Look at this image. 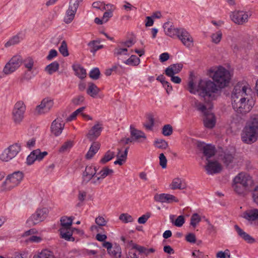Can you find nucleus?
I'll use <instances>...</instances> for the list:
<instances>
[{
    "label": "nucleus",
    "mask_w": 258,
    "mask_h": 258,
    "mask_svg": "<svg viewBox=\"0 0 258 258\" xmlns=\"http://www.w3.org/2000/svg\"><path fill=\"white\" fill-rule=\"evenodd\" d=\"M213 80H200L198 84H195L192 81L188 84V90L192 94L198 93L199 95L204 98L205 100L210 101L213 99V93L217 90V87L223 88L227 86L231 79L230 72L222 67H220L215 72Z\"/></svg>",
    "instance_id": "1"
},
{
    "label": "nucleus",
    "mask_w": 258,
    "mask_h": 258,
    "mask_svg": "<svg viewBox=\"0 0 258 258\" xmlns=\"http://www.w3.org/2000/svg\"><path fill=\"white\" fill-rule=\"evenodd\" d=\"M154 125V119L152 115H148L147 121L144 124L145 128L149 131H152Z\"/></svg>",
    "instance_id": "41"
},
{
    "label": "nucleus",
    "mask_w": 258,
    "mask_h": 258,
    "mask_svg": "<svg viewBox=\"0 0 258 258\" xmlns=\"http://www.w3.org/2000/svg\"><path fill=\"white\" fill-rule=\"evenodd\" d=\"M102 124L100 123H97L89 131L87 134V138L90 141H94L101 135L102 131Z\"/></svg>",
    "instance_id": "17"
},
{
    "label": "nucleus",
    "mask_w": 258,
    "mask_h": 258,
    "mask_svg": "<svg viewBox=\"0 0 258 258\" xmlns=\"http://www.w3.org/2000/svg\"><path fill=\"white\" fill-rule=\"evenodd\" d=\"M113 173V170L112 169H109L108 167H104L97 173V175H99L103 180L106 176L112 174Z\"/></svg>",
    "instance_id": "40"
},
{
    "label": "nucleus",
    "mask_w": 258,
    "mask_h": 258,
    "mask_svg": "<svg viewBox=\"0 0 258 258\" xmlns=\"http://www.w3.org/2000/svg\"><path fill=\"white\" fill-rule=\"evenodd\" d=\"M233 181L247 188L252 183V179L247 174L241 172L234 177Z\"/></svg>",
    "instance_id": "14"
},
{
    "label": "nucleus",
    "mask_w": 258,
    "mask_h": 258,
    "mask_svg": "<svg viewBox=\"0 0 258 258\" xmlns=\"http://www.w3.org/2000/svg\"><path fill=\"white\" fill-rule=\"evenodd\" d=\"M130 132L132 138H134V140H138L140 138L146 139V136L144 132L137 130L133 125L130 126Z\"/></svg>",
    "instance_id": "30"
},
{
    "label": "nucleus",
    "mask_w": 258,
    "mask_h": 258,
    "mask_svg": "<svg viewBox=\"0 0 258 258\" xmlns=\"http://www.w3.org/2000/svg\"><path fill=\"white\" fill-rule=\"evenodd\" d=\"M172 217H174V216H170V219L171 220V222L174 224V225L177 227H181L185 222L184 217L182 215H180L178 216L174 222L173 221V219L172 218Z\"/></svg>",
    "instance_id": "46"
},
{
    "label": "nucleus",
    "mask_w": 258,
    "mask_h": 258,
    "mask_svg": "<svg viewBox=\"0 0 258 258\" xmlns=\"http://www.w3.org/2000/svg\"><path fill=\"white\" fill-rule=\"evenodd\" d=\"M59 67L58 62L55 61L47 66L45 68V71L49 74L51 75L58 70Z\"/></svg>",
    "instance_id": "36"
},
{
    "label": "nucleus",
    "mask_w": 258,
    "mask_h": 258,
    "mask_svg": "<svg viewBox=\"0 0 258 258\" xmlns=\"http://www.w3.org/2000/svg\"><path fill=\"white\" fill-rule=\"evenodd\" d=\"M127 65L132 66H138L140 62V59L135 55H132L129 58L124 62Z\"/></svg>",
    "instance_id": "37"
},
{
    "label": "nucleus",
    "mask_w": 258,
    "mask_h": 258,
    "mask_svg": "<svg viewBox=\"0 0 258 258\" xmlns=\"http://www.w3.org/2000/svg\"><path fill=\"white\" fill-rule=\"evenodd\" d=\"M48 210L46 208L37 209L27 220V224L29 226H34L43 221L47 217Z\"/></svg>",
    "instance_id": "5"
},
{
    "label": "nucleus",
    "mask_w": 258,
    "mask_h": 258,
    "mask_svg": "<svg viewBox=\"0 0 258 258\" xmlns=\"http://www.w3.org/2000/svg\"><path fill=\"white\" fill-rule=\"evenodd\" d=\"M220 157L222 162L226 166H228L230 164L236 162V161L235 153H231L229 151L224 152L220 155Z\"/></svg>",
    "instance_id": "22"
},
{
    "label": "nucleus",
    "mask_w": 258,
    "mask_h": 258,
    "mask_svg": "<svg viewBox=\"0 0 258 258\" xmlns=\"http://www.w3.org/2000/svg\"><path fill=\"white\" fill-rule=\"evenodd\" d=\"M21 39V38L18 35H16L6 43L5 46L9 47L11 45L16 44L20 41Z\"/></svg>",
    "instance_id": "54"
},
{
    "label": "nucleus",
    "mask_w": 258,
    "mask_h": 258,
    "mask_svg": "<svg viewBox=\"0 0 258 258\" xmlns=\"http://www.w3.org/2000/svg\"><path fill=\"white\" fill-rule=\"evenodd\" d=\"M252 197L253 202L258 205V185L252 190Z\"/></svg>",
    "instance_id": "64"
},
{
    "label": "nucleus",
    "mask_w": 258,
    "mask_h": 258,
    "mask_svg": "<svg viewBox=\"0 0 258 258\" xmlns=\"http://www.w3.org/2000/svg\"><path fill=\"white\" fill-rule=\"evenodd\" d=\"M22 62L23 59L21 56H14L5 65L3 72L7 75L12 74L20 67Z\"/></svg>",
    "instance_id": "9"
},
{
    "label": "nucleus",
    "mask_w": 258,
    "mask_h": 258,
    "mask_svg": "<svg viewBox=\"0 0 258 258\" xmlns=\"http://www.w3.org/2000/svg\"><path fill=\"white\" fill-rule=\"evenodd\" d=\"M173 133V128L170 124H167L163 126L162 133L165 136H170Z\"/></svg>",
    "instance_id": "49"
},
{
    "label": "nucleus",
    "mask_w": 258,
    "mask_h": 258,
    "mask_svg": "<svg viewBox=\"0 0 258 258\" xmlns=\"http://www.w3.org/2000/svg\"><path fill=\"white\" fill-rule=\"evenodd\" d=\"M33 70H27L24 73L23 78L24 80L29 81L35 76Z\"/></svg>",
    "instance_id": "58"
},
{
    "label": "nucleus",
    "mask_w": 258,
    "mask_h": 258,
    "mask_svg": "<svg viewBox=\"0 0 258 258\" xmlns=\"http://www.w3.org/2000/svg\"><path fill=\"white\" fill-rule=\"evenodd\" d=\"M85 109L84 107H81L78 109H77L76 111H75L74 112H73L70 116L67 118V120L68 121H72L74 119H75L77 116V115L82 112Z\"/></svg>",
    "instance_id": "57"
},
{
    "label": "nucleus",
    "mask_w": 258,
    "mask_h": 258,
    "mask_svg": "<svg viewBox=\"0 0 258 258\" xmlns=\"http://www.w3.org/2000/svg\"><path fill=\"white\" fill-rule=\"evenodd\" d=\"M241 138L244 143L251 144L257 140L258 131L245 125L242 131Z\"/></svg>",
    "instance_id": "6"
},
{
    "label": "nucleus",
    "mask_w": 258,
    "mask_h": 258,
    "mask_svg": "<svg viewBox=\"0 0 258 258\" xmlns=\"http://www.w3.org/2000/svg\"><path fill=\"white\" fill-rule=\"evenodd\" d=\"M192 105L194 107L196 108L198 111L202 112L203 115L211 111L207 108L205 105L197 99H195L192 101Z\"/></svg>",
    "instance_id": "29"
},
{
    "label": "nucleus",
    "mask_w": 258,
    "mask_h": 258,
    "mask_svg": "<svg viewBox=\"0 0 258 258\" xmlns=\"http://www.w3.org/2000/svg\"><path fill=\"white\" fill-rule=\"evenodd\" d=\"M96 174L97 169L95 167L92 165L87 166L83 174V182L88 183Z\"/></svg>",
    "instance_id": "21"
},
{
    "label": "nucleus",
    "mask_w": 258,
    "mask_h": 258,
    "mask_svg": "<svg viewBox=\"0 0 258 258\" xmlns=\"http://www.w3.org/2000/svg\"><path fill=\"white\" fill-rule=\"evenodd\" d=\"M163 28L165 34L171 37H174L176 36L178 37L181 30V28H176L174 26L170 25L169 23H165Z\"/></svg>",
    "instance_id": "24"
},
{
    "label": "nucleus",
    "mask_w": 258,
    "mask_h": 258,
    "mask_svg": "<svg viewBox=\"0 0 258 258\" xmlns=\"http://www.w3.org/2000/svg\"><path fill=\"white\" fill-rule=\"evenodd\" d=\"M230 17L233 22L239 25H242L247 22L248 18V14L246 12L241 11L233 12Z\"/></svg>",
    "instance_id": "15"
},
{
    "label": "nucleus",
    "mask_w": 258,
    "mask_h": 258,
    "mask_svg": "<svg viewBox=\"0 0 258 258\" xmlns=\"http://www.w3.org/2000/svg\"><path fill=\"white\" fill-rule=\"evenodd\" d=\"M197 146L203 150L207 161L210 160L209 159L215 154V148L211 145H205L203 143L198 142Z\"/></svg>",
    "instance_id": "19"
},
{
    "label": "nucleus",
    "mask_w": 258,
    "mask_h": 258,
    "mask_svg": "<svg viewBox=\"0 0 258 258\" xmlns=\"http://www.w3.org/2000/svg\"><path fill=\"white\" fill-rule=\"evenodd\" d=\"M133 248L136 249L139 253H144L146 256L149 255L150 253H154L155 251V249L153 248L148 249L144 246L137 244H133Z\"/></svg>",
    "instance_id": "32"
},
{
    "label": "nucleus",
    "mask_w": 258,
    "mask_h": 258,
    "mask_svg": "<svg viewBox=\"0 0 258 258\" xmlns=\"http://www.w3.org/2000/svg\"><path fill=\"white\" fill-rule=\"evenodd\" d=\"M54 104L53 100L50 98H45L41 103L36 107L35 111L38 114H43L48 112Z\"/></svg>",
    "instance_id": "12"
},
{
    "label": "nucleus",
    "mask_w": 258,
    "mask_h": 258,
    "mask_svg": "<svg viewBox=\"0 0 258 258\" xmlns=\"http://www.w3.org/2000/svg\"><path fill=\"white\" fill-rule=\"evenodd\" d=\"M203 115L204 116L203 119L204 126L208 128H213L216 124V118L215 115L210 111Z\"/></svg>",
    "instance_id": "23"
},
{
    "label": "nucleus",
    "mask_w": 258,
    "mask_h": 258,
    "mask_svg": "<svg viewBox=\"0 0 258 258\" xmlns=\"http://www.w3.org/2000/svg\"><path fill=\"white\" fill-rule=\"evenodd\" d=\"M95 223L99 226H104L107 224V221L102 216H98L95 219Z\"/></svg>",
    "instance_id": "62"
},
{
    "label": "nucleus",
    "mask_w": 258,
    "mask_h": 258,
    "mask_svg": "<svg viewBox=\"0 0 258 258\" xmlns=\"http://www.w3.org/2000/svg\"><path fill=\"white\" fill-rule=\"evenodd\" d=\"M154 200L157 202L170 203L173 202L177 203L178 200L174 196L167 194H156L154 197Z\"/></svg>",
    "instance_id": "20"
},
{
    "label": "nucleus",
    "mask_w": 258,
    "mask_h": 258,
    "mask_svg": "<svg viewBox=\"0 0 258 258\" xmlns=\"http://www.w3.org/2000/svg\"><path fill=\"white\" fill-rule=\"evenodd\" d=\"M100 144L99 142H94L92 144L89 150L96 154L100 149Z\"/></svg>",
    "instance_id": "63"
},
{
    "label": "nucleus",
    "mask_w": 258,
    "mask_h": 258,
    "mask_svg": "<svg viewBox=\"0 0 258 258\" xmlns=\"http://www.w3.org/2000/svg\"><path fill=\"white\" fill-rule=\"evenodd\" d=\"M24 178V174L21 171H15L9 175L5 181L3 182L1 190L3 191H7L11 190L18 186Z\"/></svg>",
    "instance_id": "4"
},
{
    "label": "nucleus",
    "mask_w": 258,
    "mask_h": 258,
    "mask_svg": "<svg viewBox=\"0 0 258 258\" xmlns=\"http://www.w3.org/2000/svg\"><path fill=\"white\" fill-rule=\"evenodd\" d=\"M47 154V152L46 151L41 152L39 149L35 150L27 157L26 163L28 165H31L36 160H41Z\"/></svg>",
    "instance_id": "13"
},
{
    "label": "nucleus",
    "mask_w": 258,
    "mask_h": 258,
    "mask_svg": "<svg viewBox=\"0 0 258 258\" xmlns=\"http://www.w3.org/2000/svg\"><path fill=\"white\" fill-rule=\"evenodd\" d=\"M100 75V72L98 68L93 69L89 73V77L93 80H97Z\"/></svg>",
    "instance_id": "52"
},
{
    "label": "nucleus",
    "mask_w": 258,
    "mask_h": 258,
    "mask_svg": "<svg viewBox=\"0 0 258 258\" xmlns=\"http://www.w3.org/2000/svg\"><path fill=\"white\" fill-rule=\"evenodd\" d=\"M178 38L186 47L191 48L193 46V38L189 33L185 29L181 28Z\"/></svg>",
    "instance_id": "16"
},
{
    "label": "nucleus",
    "mask_w": 258,
    "mask_h": 258,
    "mask_svg": "<svg viewBox=\"0 0 258 258\" xmlns=\"http://www.w3.org/2000/svg\"><path fill=\"white\" fill-rule=\"evenodd\" d=\"M73 69L75 72V74L79 78L81 79H83L86 76V70L82 67L80 65H74Z\"/></svg>",
    "instance_id": "33"
},
{
    "label": "nucleus",
    "mask_w": 258,
    "mask_h": 258,
    "mask_svg": "<svg viewBox=\"0 0 258 258\" xmlns=\"http://www.w3.org/2000/svg\"><path fill=\"white\" fill-rule=\"evenodd\" d=\"M183 68V64L181 63L173 64L167 68L165 71V74L167 76H171L179 73Z\"/></svg>",
    "instance_id": "27"
},
{
    "label": "nucleus",
    "mask_w": 258,
    "mask_h": 258,
    "mask_svg": "<svg viewBox=\"0 0 258 258\" xmlns=\"http://www.w3.org/2000/svg\"><path fill=\"white\" fill-rule=\"evenodd\" d=\"M113 54L114 56L117 57L118 59L119 58V56H120L121 55H129L127 48H122L120 46H118L114 49L113 51Z\"/></svg>",
    "instance_id": "35"
},
{
    "label": "nucleus",
    "mask_w": 258,
    "mask_h": 258,
    "mask_svg": "<svg viewBox=\"0 0 258 258\" xmlns=\"http://www.w3.org/2000/svg\"><path fill=\"white\" fill-rule=\"evenodd\" d=\"M246 125L258 131V115L255 114L252 115Z\"/></svg>",
    "instance_id": "34"
},
{
    "label": "nucleus",
    "mask_w": 258,
    "mask_h": 258,
    "mask_svg": "<svg viewBox=\"0 0 258 258\" xmlns=\"http://www.w3.org/2000/svg\"><path fill=\"white\" fill-rule=\"evenodd\" d=\"M242 217L249 221H253L258 219V209H248L243 212Z\"/></svg>",
    "instance_id": "25"
},
{
    "label": "nucleus",
    "mask_w": 258,
    "mask_h": 258,
    "mask_svg": "<svg viewBox=\"0 0 258 258\" xmlns=\"http://www.w3.org/2000/svg\"><path fill=\"white\" fill-rule=\"evenodd\" d=\"M73 219L72 217L63 216L60 219L61 227L59 229L61 237L67 241H74L75 238L72 236L75 232L77 233L79 230L72 227Z\"/></svg>",
    "instance_id": "3"
},
{
    "label": "nucleus",
    "mask_w": 258,
    "mask_h": 258,
    "mask_svg": "<svg viewBox=\"0 0 258 258\" xmlns=\"http://www.w3.org/2000/svg\"><path fill=\"white\" fill-rule=\"evenodd\" d=\"M26 106L24 102L19 101L16 103L12 111V118L16 124H20L24 118Z\"/></svg>",
    "instance_id": "7"
},
{
    "label": "nucleus",
    "mask_w": 258,
    "mask_h": 258,
    "mask_svg": "<svg viewBox=\"0 0 258 258\" xmlns=\"http://www.w3.org/2000/svg\"><path fill=\"white\" fill-rule=\"evenodd\" d=\"M155 146L158 148L165 149L168 147V143L162 139H157L154 142Z\"/></svg>",
    "instance_id": "48"
},
{
    "label": "nucleus",
    "mask_w": 258,
    "mask_h": 258,
    "mask_svg": "<svg viewBox=\"0 0 258 258\" xmlns=\"http://www.w3.org/2000/svg\"><path fill=\"white\" fill-rule=\"evenodd\" d=\"M99 175H97V173L94 176V177H92V178L90 181L91 182V183L94 185H99L102 181V179L100 177V176H98Z\"/></svg>",
    "instance_id": "61"
},
{
    "label": "nucleus",
    "mask_w": 258,
    "mask_h": 258,
    "mask_svg": "<svg viewBox=\"0 0 258 258\" xmlns=\"http://www.w3.org/2000/svg\"><path fill=\"white\" fill-rule=\"evenodd\" d=\"M115 157V153L108 150L105 153L103 157L100 160V163L101 164H105L108 161L112 160Z\"/></svg>",
    "instance_id": "38"
},
{
    "label": "nucleus",
    "mask_w": 258,
    "mask_h": 258,
    "mask_svg": "<svg viewBox=\"0 0 258 258\" xmlns=\"http://www.w3.org/2000/svg\"><path fill=\"white\" fill-rule=\"evenodd\" d=\"M100 41L98 40H93L90 41L88 43V46L90 47V51L91 52H95L97 50L102 48L103 47V45H97V43H99Z\"/></svg>",
    "instance_id": "42"
},
{
    "label": "nucleus",
    "mask_w": 258,
    "mask_h": 258,
    "mask_svg": "<svg viewBox=\"0 0 258 258\" xmlns=\"http://www.w3.org/2000/svg\"><path fill=\"white\" fill-rule=\"evenodd\" d=\"M201 221V216L197 213H194L190 218V224L194 228H195Z\"/></svg>",
    "instance_id": "45"
},
{
    "label": "nucleus",
    "mask_w": 258,
    "mask_h": 258,
    "mask_svg": "<svg viewBox=\"0 0 258 258\" xmlns=\"http://www.w3.org/2000/svg\"><path fill=\"white\" fill-rule=\"evenodd\" d=\"M23 63L25 67L27 70H33L34 61L32 58L28 57L24 60Z\"/></svg>",
    "instance_id": "56"
},
{
    "label": "nucleus",
    "mask_w": 258,
    "mask_h": 258,
    "mask_svg": "<svg viewBox=\"0 0 258 258\" xmlns=\"http://www.w3.org/2000/svg\"><path fill=\"white\" fill-rule=\"evenodd\" d=\"M128 149L129 147H126L123 153H121V150L120 149H117L118 152L116 155L117 157L121 158V159L125 162L127 158Z\"/></svg>",
    "instance_id": "55"
},
{
    "label": "nucleus",
    "mask_w": 258,
    "mask_h": 258,
    "mask_svg": "<svg viewBox=\"0 0 258 258\" xmlns=\"http://www.w3.org/2000/svg\"><path fill=\"white\" fill-rule=\"evenodd\" d=\"M108 253L113 258H119L121 256V248L119 246L112 247Z\"/></svg>",
    "instance_id": "39"
},
{
    "label": "nucleus",
    "mask_w": 258,
    "mask_h": 258,
    "mask_svg": "<svg viewBox=\"0 0 258 258\" xmlns=\"http://www.w3.org/2000/svg\"><path fill=\"white\" fill-rule=\"evenodd\" d=\"M100 91V89L95 84L93 83H89L88 84V87L86 92L91 97L93 98L96 97Z\"/></svg>",
    "instance_id": "31"
},
{
    "label": "nucleus",
    "mask_w": 258,
    "mask_h": 258,
    "mask_svg": "<svg viewBox=\"0 0 258 258\" xmlns=\"http://www.w3.org/2000/svg\"><path fill=\"white\" fill-rule=\"evenodd\" d=\"M250 92V88L242 83H238L234 86L231 94L232 105L238 113L245 114L252 108Z\"/></svg>",
    "instance_id": "2"
},
{
    "label": "nucleus",
    "mask_w": 258,
    "mask_h": 258,
    "mask_svg": "<svg viewBox=\"0 0 258 258\" xmlns=\"http://www.w3.org/2000/svg\"><path fill=\"white\" fill-rule=\"evenodd\" d=\"M169 186L172 190L183 189L186 187V184L184 180L177 177L173 179Z\"/></svg>",
    "instance_id": "26"
},
{
    "label": "nucleus",
    "mask_w": 258,
    "mask_h": 258,
    "mask_svg": "<svg viewBox=\"0 0 258 258\" xmlns=\"http://www.w3.org/2000/svg\"><path fill=\"white\" fill-rule=\"evenodd\" d=\"M222 33L220 31H219L211 35L212 41L215 44L219 43L222 38Z\"/></svg>",
    "instance_id": "50"
},
{
    "label": "nucleus",
    "mask_w": 258,
    "mask_h": 258,
    "mask_svg": "<svg viewBox=\"0 0 258 258\" xmlns=\"http://www.w3.org/2000/svg\"><path fill=\"white\" fill-rule=\"evenodd\" d=\"M59 51L62 55V56L66 57L69 55L68 45L65 40H63L61 45L59 47Z\"/></svg>",
    "instance_id": "44"
},
{
    "label": "nucleus",
    "mask_w": 258,
    "mask_h": 258,
    "mask_svg": "<svg viewBox=\"0 0 258 258\" xmlns=\"http://www.w3.org/2000/svg\"><path fill=\"white\" fill-rule=\"evenodd\" d=\"M233 188L234 191L238 194H242L245 191L246 187H243V186L240 185L239 184L234 183L233 184Z\"/></svg>",
    "instance_id": "53"
},
{
    "label": "nucleus",
    "mask_w": 258,
    "mask_h": 258,
    "mask_svg": "<svg viewBox=\"0 0 258 258\" xmlns=\"http://www.w3.org/2000/svg\"><path fill=\"white\" fill-rule=\"evenodd\" d=\"M234 228L238 235L243 238L244 240L249 243H252L254 240L249 234L245 232L242 229H241L238 225H235Z\"/></svg>",
    "instance_id": "28"
},
{
    "label": "nucleus",
    "mask_w": 258,
    "mask_h": 258,
    "mask_svg": "<svg viewBox=\"0 0 258 258\" xmlns=\"http://www.w3.org/2000/svg\"><path fill=\"white\" fill-rule=\"evenodd\" d=\"M66 116V114L63 113L61 116H58L52 121L51 125V131L55 136H58L62 133L65 124L64 119Z\"/></svg>",
    "instance_id": "11"
},
{
    "label": "nucleus",
    "mask_w": 258,
    "mask_h": 258,
    "mask_svg": "<svg viewBox=\"0 0 258 258\" xmlns=\"http://www.w3.org/2000/svg\"><path fill=\"white\" fill-rule=\"evenodd\" d=\"M151 214L149 212L146 213L139 217L138 219V222L139 224H145L148 219L150 217Z\"/></svg>",
    "instance_id": "60"
},
{
    "label": "nucleus",
    "mask_w": 258,
    "mask_h": 258,
    "mask_svg": "<svg viewBox=\"0 0 258 258\" xmlns=\"http://www.w3.org/2000/svg\"><path fill=\"white\" fill-rule=\"evenodd\" d=\"M33 258H55L52 252L47 250H42Z\"/></svg>",
    "instance_id": "43"
},
{
    "label": "nucleus",
    "mask_w": 258,
    "mask_h": 258,
    "mask_svg": "<svg viewBox=\"0 0 258 258\" xmlns=\"http://www.w3.org/2000/svg\"><path fill=\"white\" fill-rule=\"evenodd\" d=\"M205 168L208 174L218 173L222 170L221 165L217 161H207Z\"/></svg>",
    "instance_id": "18"
},
{
    "label": "nucleus",
    "mask_w": 258,
    "mask_h": 258,
    "mask_svg": "<svg viewBox=\"0 0 258 258\" xmlns=\"http://www.w3.org/2000/svg\"><path fill=\"white\" fill-rule=\"evenodd\" d=\"M20 150V145L18 143L14 144L4 150L0 156V159L3 161H9L14 158Z\"/></svg>",
    "instance_id": "8"
},
{
    "label": "nucleus",
    "mask_w": 258,
    "mask_h": 258,
    "mask_svg": "<svg viewBox=\"0 0 258 258\" xmlns=\"http://www.w3.org/2000/svg\"><path fill=\"white\" fill-rule=\"evenodd\" d=\"M119 219L124 223L132 222L134 221V218L132 216L127 213H123L120 215Z\"/></svg>",
    "instance_id": "47"
},
{
    "label": "nucleus",
    "mask_w": 258,
    "mask_h": 258,
    "mask_svg": "<svg viewBox=\"0 0 258 258\" xmlns=\"http://www.w3.org/2000/svg\"><path fill=\"white\" fill-rule=\"evenodd\" d=\"M73 146V142L71 141H68L61 146L59 151L60 152H64L69 150Z\"/></svg>",
    "instance_id": "51"
},
{
    "label": "nucleus",
    "mask_w": 258,
    "mask_h": 258,
    "mask_svg": "<svg viewBox=\"0 0 258 258\" xmlns=\"http://www.w3.org/2000/svg\"><path fill=\"white\" fill-rule=\"evenodd\" d=\"M82 1L83 0H70L69 8L66 11V16L63 20L65 23L70 24L73 21L79 7V4L80 2H82Z\"/></svg>",
    "instance_id": "10"
},
{
    "label": "nucleus",
    "mask_w": 258,
    "mask_h": 258,
    "mask_svg": "<svg viewBox=\"0 0 258 258\" xmlns=\"http://www.w3.org/2000/svg\"><path fill=\"white\" fill-rule=\"evenodd\" d=\"M167 159L163 153H161L159 155V164L162 168L164 169L167 166Z\"/></svg>",
    "instance_id": "59"
}]
</instances>
